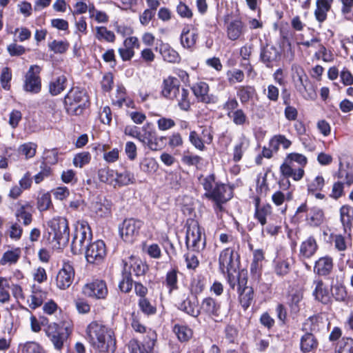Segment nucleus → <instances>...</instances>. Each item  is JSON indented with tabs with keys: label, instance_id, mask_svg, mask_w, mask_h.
I'll list each match as a JSON object with an SVG mask.
<instances>
[{
	"label": "nucleus",
	"instance_id": "1",
	"mask_svg": "<svg viewBox=\"0 0 353 353\" xmlns=\"http://www.w3.org/2000/svg\"><path fill=\"white\" fill-rule=\"evenodd\" d=\"M87 339L92 347L99 353H113L116 342L113 332L96 321L90 323L86 330Z\"/></svg>",
	"mask_w": 353,
	"mask_h": 353
},
{
	"label": "nucleus",
	"instance_id": "2",
	"mask_svg": "<svg viewBox=\"0 0 353 353\" xmlns=\"http://www.w3.org/2000/svg\"><path fill=\"white\" fill-rule=\"evenodd\" d=\"M200 181L205 190V196L214 202L216 210L221 211V204L232 197V189L225 184L216 183L213 174L201 178Z\"/></svg>",
	"mask_w": 353,
	"mask_h": 353
},
{
	"label": "nucleus",
	"instance_id": "3",
	"mask_svg": "<svg viewBox=\"0 0 353 353\" xmlns=\"http://www.w3.org/2000/svg\"><path fill=\"white\" fill-rule=\"evenodd\" d=\"M185 243L188 250L198 252L203 250L205 246L203 230L194 219L188 221Z\"/></svg>",
	"mask_w": 353,
	"mask_h": 353
},
{
	"label": "nucleus",
	"instance_id": "4",
	"mask_svg": "<svg viewBox=\"0 0 353 353\" xmlns=\"http://www.w3.org/2000/svg\"><path fill=\"white\" fill-rule=\"evenodd\" d=\"M72 330V323L64 321L61 326L56 323H50L45 329V332L54 348L60 350L63 347L64 341L71 334Z\"/></svg>",
	"mask_w": 353,
	"mask_h": 353
},
{
	"label": "nucleus",
	"instance_id": "5",
	"mask_svg": "<svg viewBox=\"0 0 353 353\" xmlns=\"http://www.w3.org/2000/svg\"><path fill=\"white\" fill-rule=\"evenodd\" d=\"M49 239L57 241L59 245L64 244L69 239V227L65 218L57 216L48 222Z\"/></svg>",
	"mask_w": 353,
	"mask_h": 353
},
{
	"label": "nucleus",
	"instance_id": "6",
	"mask_svg": "<svg viewBox=\"0 0 353 353\" xmlns=\"http://www.w3.org/2000/svg\"><path fill=\"white\" fill-rule=\"evenodd\" d=\"M87 102L88 97L85 92L77 88L71 89L64 99L66 111L74 115L82 114Z\"/></svg>",
	"mask_w": 353,
	"mask_h": 353
},
{
	"label": "nucleus",
	"instance_id": "7",
	"mask_svg": "<svg viewBox=\"0 0 353 353\" xmlns=\"http://www.w3.org/2000/svg\"><path fill=\"white\" fill-rule=\"evenodd\" d=\"M292 71V79L296 90L304 99H314L315 93L312 89L307 88L309 80L303 68L298 64H293Z\"/></svg>",
	"mask_w": 353,
	"mask_h": 353
},
{
	"label": "nucleus",
	"instance_id": "8",
	"mask_svg": "<svg viewBox=\"0 0 353 353\" xmlns=\"http://www.w3.org/2000/svg\"><path fill=\"white\" fill-rule=\"evenodd\" d=\"M92 239V232L88 223L85 221L77 222L75 232L72 241V250L74 253H80L87 247Z\"/></svg>",
	"mask_w": 353,
	"mask_h": 353
},
{
	"label": "nucleus",
	"instance_id": "9",
	"mask_svg": "<svg viewBox=\"0 0 353 353\" xmlns=\"http://www.w3.org/2000/svg\"><path fill=\"white\" fill-rule=\"evenodd\" d=\"M106 254V246L102 240L90 243L85 251L87 261L92 264H100L105 259Z\"/></svg>",
	"mask_w": 353,
	"mask_h": 353
},
{
	"label": "nucleus",
	"instance_id": "10",
	"mask_svg": "<svg viewBox=\"0 0 353 353\" xmlns=\"http://www.w3.org/2000/svg\"><path fill=\"white\" fill-rule=\"evenodd\" d=\"M74 276L75 272L73 265L70 262H64L57 274L56 286L61 290L69 288L74 281Z\"/></svg>",
	"mask_w": 353,
	"mask_h": 353
},
{
	"label": "nucleus",
	"instance_id": "11",
	"mask_svg": "<svg viewBox=\"0 0 353 353\" xmlns=\"http://www.w3.org/2000/svg\"><path fill=\"white\" fill-rule=\"evenodd\" d=\"M280 172L281 175L287 179L285 183H284L283 180L280 182V185L283 188H288L290 187L289 178L299 181L303 177L305 174L304 170L301 167H297L285 161L280 166Z\"/></svg>",
	"mask_w": 353,
	"mask_h": 353
},
{
	"label": "nucleus",
	"instance_id": "12",
	"mask_svg": "<svg viewBox=\"0 0 353 353\" xmlns=\"http://www.w3.org/2000/svg\"><path fill=\"white\" fill-rule=\"evenodd\" d=\"M41 68L37 65H31L25 76L23 89L26 92L38 93L41 88V79L39 76Z\"/></svg>",
	"mask_w": 353,
	"mask_h": 353
},
{
	"label": "nucleus",
	"instance_id": "13",
	"mask_svg": "<svg viewBox=\"0 0 353 353\" xmlns=\"http://www.w3.org/2000/svg\"><path fill=\"white\" fill-rule=\"evenodd\" d=\"M239 256L234 249L228 248L223 250L219 255V268L223 273L233 271L239 267Z\"/></svg>",
	"mask_w": 353,
	"mask_h": 353
},
{
	"label": "nucleus",
	"instance_id": "14",
	"mask_svg": "<svg viewBox=\"0 0 353 353\" xmlns=\"http://www.w3.org/2000/svg\"><path fill=\"white\" fill-rule=\"evenodd\" d=\"M142 226V222L134 219H125L119 227V232L122 239L131 243L135 236L139 234V231Z\"/></svg>",
	"mask_w": 353,
	"mask_h": 353
},
{
	"label": "nucleus",
	"instance_id": "15",
	"mask_svg": "<svg viewBox=\"0 0 353 353\" xmlns=\"http://www.w3.org/2000/svg\"><path fill=\"white\" fill-rule=\"evenodd\" d=\"M83 293L89 297L104 299L108 294V288L104 281L96 280L85 284L82 289Z\"/></svg>",
	"mask_w": 353,
	"mask_h": 353
},
{
	"label": "nucleus",
	"instance_id": "16",
	"mask_svg": "<svg viewBox=\"0 0 353 353\" xmlns=\"http://www.w3.org/2000/svg\"><path fill=\"white\" fill-rule=\"evenodd\" d=\"M149 125L146 124L142 127V132H140L138 140L151 150H159L161 147L159 143L156 132L150 129Z\"/></svg>",
	"mask_w": 353,
	"mask_h": 353
},
{
	"label": "nucleus",
	"instance_id": "17",
	"mask_svg": "<svg viewBox=\"0 0 353 353\" xmlns=\"http://www.w3.org/2000/svg\"><path fill=\"white\" fill-rule=\"evenodd\" d=\"M90 208L98 216L106 217L111 214L112 202L104 196H97L92 201Z\"/></svg>",
	"mask_w": 353,
	"mask_h": 353
},
{
	"label": "nucleus",
	"instance_id": "18",
	"mask_svg": "<svg viewBox=\"0 0 353 353\" xmlns=\"http://www.w3.org/2000/svg\"><path fill=\"white\" fill-rule=\"evenodd\" d=\"M198 39L196 30L190 25L184 26L182 29L180 41L183 48L192 50Z\"/></svg>",
	"mask_w": 353,
	"mask_h": 353
},
{
	"label": "nucleus",
	"instance_id": "19",
	"mask_svg": "<svg viewBox=\"0 0 353 353\" xmlns=\"http://www.w3.org/2000/svg\"><path fill=\"white\" fill-rule=\"evenodd\" d=\"M147 270V265L143 261L133 256L124 261V270L128 272L129 274H134L137 276L143 275Z\"/></svg>",
	"mask_w": 353,
	"mask_h": 353
},
{
	"label": "nucleus",
	"instance_id": "20",
	"mask_svg": "<svg viewBox=\"0 0 353 353\" xmlns=\"http://www.w3.org/2000/svg\"><path fill=\"white\" fill-rule=\"evenodd\" d=\"M327 324V319L321 316H314L305 321L302 330L306 333L314 334L323 329Z\"/></svg>",
	"mask_w": 353,
	"mask_h": 353
},
{
	"label": "nucleus",
	"instance_id": "21",
	"mask_svg": "<svg viewBox=\"0 0 353 353\" xmlns=\"http://www.w3.org/2000/svg\"><path fill=\"white\" fill-rule=\"evenodd\" d=\"M191 89L199 101L205 103L214 102L212 96L209 94V85L205 82H197L192 86Z\"/></svg>",
	"mask_w": 353,
	"mask_h": 353
},
{
	"label": "nucleus",
	"instance_id": "22",
	"mask_svg": "<svg viewBox=\"0 0 353 353\" xmlns=\"http://www.w3.org/2000/svg\"><path fill=\"white\" fill-rule=\"evenodd\" d=\"M47 297L48 292L46 291L43 290L40 286L33 285L31 294L28 300L29 307L33 310L40 307Z\"/></svg>",
	"mask_w": 353,
	"mask_h": 353
},
{
	"label": "nucleus",
	"instance_id": "23",
	"mask_svg": "<svg viewBox=\"0 0 353 353\" xmlns=\"http://www.w3.org/2000/svg\"><path fill=\"white\" fill-rule=\"evenodd\" d=\"M220 309V304L215 299L208 297L202 301L199 310L200 314H205L214 318L219 316Z\"/></svg>",
	"mask_w": 353,
	"mask_h": 353
},
{
	"label": "nucleus",
	"instance_id": "24",
	"mask_svg": "<svg viewBox=\"0 0 353 353\" xmlns=\"http://www.w3.org/2000/svg\"><path fill=\"white\" fill-rule=\"evenodd\" d=\"M319 245L313 236H309L303 241L299 249V256L303 259H310L316 252Z\"/></svg>",
	"mask_w": 353,
	"mask_h": 353
},
{
	"label": "nucleus",
	"instance_id": "25",
	"mask_svg": "<svg viewBox=\"0 0 353 353\" xmlns=\"http://www.w3.org/2000/svg\"><path fill=\"white\" fill-rule=\"evenodd\" d=\"M180 89L179 85L177 84V79L169 77L163 82L161 94L168 99L174 100L176 94Z\"/></svg>",
	"mask_w": 353,
	"mask_h": 353
},
{
	"label": "nucleus",
	"instance_id": "26",
	"mask_svg": "<svg viewBox=\"0 0 353 353\" xmlns=\"http://www.w3.org/2000/svg\"><path fill=\"white\" fill-rule=\"evenodd\" d=\"M333 269V260L330 256L320 257L314 264V272L321 276L330 274Z\"/></svg>",
	"mask_w": 353,
	"mask_h": 353
},
{
	"label": "nucleus",
	"instance_id": "27",
	"mask_svg": "<svg viewBox=\"0 0 353 353\" xmlns=\"http://www.w3.org/2000/svg\"><path fill=\"white\" fill-rule=\"evenodd\" d=\"M313 284V295L315 299L324 304L329 303L331 298L330 291L323 282L321 280H316Z\"/></svg>",
	"mask_w": 353,
	"mask_h": 353
},
{
	"label": "nucleus",
	"instance_id": "28",
	"mask_svg": "<svg viewBox=\"0 0 353 353\" xmlns=\"http://www.w3.org/2000/svg\"><path fill=\"white\" fill-rule=\"evenodd\" d=\"M255 213L254 217L259 222L264 225L266 223V218L270 216L272 212V207L270 204H260L259 198L256 197L254 200Z\"/></svg>",
	"mask_w": 353,
	"mask_h": 353
},
{
	"label": "nucleus",
	"instance_id": "29",
	"mask_svg": "<svg viewBox=\"0 0 353 353\" xmlns=\"http://www.w3.org/2000/svg\"><path fill=\"white\" fill-rule=\"evenodd\" d=\"M250 146V140L245 135L241 134L238 141L235 143L233 148V161H239L243 155V153Z\"/></svg>",
	"mask_w": 353,
	"mask_h": 353
},
{
	"label": "nucleus",
	"instance_id": "30",
	"mask_svg": "<svg viewBox=\"0 0 353 353\" xmlns=\"http://www.w3.org/2000/svg\"><path fill=\"white\" fill-rule=\"evenodd\" d=\"M228 274V281L230 287L234 289L236 285H238V290H240L242 287L246 285V274L243 272H238L236 269L233 271L225 272Z\"/></svg>",
	"mask_w": 353,
	"mask_h": 353
},
{
	"label": "nucleus",
	"instance_id": "31",
	"mask_svg": "<svg viewBox=\"0 0 353 353\" xmlns=\"http://www.w3.org/2000/svg\"><path fill=\"white\" fill-rule=\"evenodd\" d=\"M332 0H317L316 2V9L314 16L316 19L322 23L327 18V13L331 8Z\"/></svg>",
	"mask_w": 353,
	"mask_h": 353
},
{
	"label": "nucleus",
	"instance_id": "32",
	"mask_svg": "<svg viewBox=\"0 0 353 353\" xmlns=\"http://www.w3.org/2000/svg\"><path fill=\"white\" fill-rule=\"evenodd\" d=\"M319 343L313 334L306 333L301 338V350L303 352H310L318 347Z\"/></svg>",
	"mask_w": 353,
	"mask_h": 353
},
{
	"label": "nucleus",
	"instance_id": "33",
	"mask_svg": "<svg viewBox=\"0 0 353 353\" xmlns=\"http://www.w3.org/2000/svg\"><path fill=\"white\" fill-rule=\"evenodd\" d=\"M243 30V26L240 20H234L227 26V34L230 39L234 41L240 37Z\"/></svg>",
	"mask_w": 353,
	"mask_h": 353
},
{
	"label": "nucleus",
	"instance_id": "34",
	"mask_svg": "<svg viewBox=\"0 0 353 353\" xmlns=\"http://www.w3.org/2000/svg\"><path fill=\"white\" fill-rule=\"evenodd\" d=\"M67 84V78L64 75H61L52 79L49 83V92L53 95L59 94L65 89Z\"/></svg>",
	"mask_w": 353,
	"mask_h": 353
},
{
	"label": "nucleus",
	"instance_id": "35",
	"mask_svg": "<svg viewBox=\"0 0 353 353\" xmlns=\"http://www.w3.org/2000/svg\"><path fill=\"white\" fill-rule=\"evenodd\" d=\"M21 256V250L14 248L5 252L0 259V265H11L15 264Z\"/></svg>",
	"mask_w": 353,
	"mask_h": 353
},
{
	"label": "nucleus",
	"instance_id": "36",
	"mask_svg": "<svg viewBox=\"0 0 353 353\" xmlns=\"http://www.w3.org/2000/svg\"><path fill=\"white\" fill-rule=\"evenodd\" d=\"M160 53L163 59L169 63H178L180 61L178 52L167 43H162L160 46Z\"/></svg>",
	"mask_w": 353,
	"mask_h": 353
},
{
	"label": "nucleus",
	"instance_id": "37",
	"mask_svg": "<svg viewBox=\"0 0 353 353\" xmlns=\"http://www.w3.org/2000/svg\"><path fill=\"white\" fill-rule=\"evenodd\" d=\"M32 208L29 204L20 205L17 210L16 216L19 221L23 220L25 225H28L32 222Z\"/></svg>",
	"mask_w": 353,
	"mask_h": 353
},
{
	"label": "nucleus",
	"instance_id": "38",
	"mask_svg": "<svg viewBox=\"0 0 353 353\" xmlns=\"http://www.w3.org/2000/svg\"><path fill=\"white\" fill-rule=\"evenodd\" d=\"M94 37L100 41L114 42L115 35L113 32L107 29L104 26H97L94 28Z\"/></svg>",
	"mask_w": 353,
	"mask_h": 353
},
{
	"label": "nucleus",
	"instance_id": "39",
	"mask_svg": "<svg viewBox=\"0 0 353 353\" xmlns=\"http://www.w3.org/2000/svg\"><path fill=\"white\" fill-rule=\"evenodd\" d=\"M134 180V174L129 170H125L123 172H116L115 187H121L132 184Z\"/></svg>",
	"mask_w": 353,
	"mask_h": 353
},
{
	"label": "nucleus",
	"instance_id": "40",
	"mask_svg": "<svg viewBox=\"0 0 353 353\" xmlns=\"http://www.w3.org/2000/svg\"><path fill=\"white\" fill-rule=\"evenodd\" d=\"M239 290V301L242 307L245 310L251 305L253 299V290L250 287L244 285Z\"/></svg>",
	"mask_w": 353,
	"mask_h": 353
},
{
	"label": "nucleus",
	"instance_id": "41",
	"mask_svg": "<svg viewBox=\"0 0 353 353\" xmlns=\"http://www.w3.org/2000/svg\"><path fill=\"white\" fill-rule=\"evenodd\" d=\"M174 100L177 101L178 105L182 110L188 111L190 109V101L188 90L181 88L176 94Z\"/></svg>",
	"mask_w": 353,
	"mask_h": 353
},
{
	"label": "nucleus",
	"instance_id": "42",
	"mask_svg": "<svg viewBox=\"0 0 353 353\" xmlns=\"http://www.w3.org/2000/svg\"><path fill=\"white\" fill-rule=\"evenodd\" d=\"M280 54L276 47L267 45L262 50L261 57L263 61L270 63L277 60Z\"/></svg>",
	"mask_w": 353,
	"mask_h": 353
},
{
	"label": "nucleus",
	"instance_id": "43",
	"mask_svg": "<svg viewBox=\"0 0 353 353\" xmlns=\"http://www.w3.org/2000/svg\"><path fill=\"white\" fill-rule=\"evenodd\" d=\"M340 219L343 227L350 228L353 220V208L345 205L340 209Z\"/></svg>",
	"mask_w": 353,
	"mask_h": 353
},
{
	"label": "nucleus",
	"instance_id": "44",
	"mask_svg": "<svg viewBox=\"0 0 353 353\" xmlns=\"http://www.w3.org/2000/svg\"><path fill=\"white\" fill-rule=\"evenodd\" d=\"M179 309L194 317H197L200 314V310L197 308L196 301L189 299L184 300L180 304Z\"/></svg>",
	"mask_w": 353,
	"mask_h": 353
},
{
	"label": "nucleus",
	"instance_id": "45",
	"mask_svg": "<svg viewBox=\"0 0 353 353\" xmlns=\"http://www.w3.org/2000/svg\"><path fill=\"white\" fill-rule=\"evenodd\" d=\"M100 181L108 183L115 187L116 172L113 170L103 168L98 172Z\"/></svg>",
	"mask_w": 353,
	"mask_h": 353
},
{
	"label": "nucleus",
	"instance_id": "46",
	"mask_svg": "<svg viewBox=\"0 0 353 353\" xmlns=\"http://www.w3.org/2000/svg\"><path fill=\"white\" fill-rule=\"evenodd\" d=\"M292 144V142L284 135H275L272 138L270 142V147L277 151L281 145L284 149H288Z\"/></svg>",
	"mask_w": 353,
	"mask_h": 353
},
{
	"label": "nucleus",
	"instance_id": "47",
	"mask_svg": "<svg viewBox=\"0 0 353 353\" xmlns=\"http://www.w3.org/2000/svg\"><path fill=\"white\" fill-rule=\"evenodd\" d=\"M324 219V214L322 210L318 208H313L309 215L307 216V223L312 226L320 225Z\"/></svg>",
	"mask_w": 353,
	"mask_h": 353
},
{
	"label": "nucleus",
	"instance_id": "48",
	"mask_svg": "<svg viewBox=\"0 0 353 353\" xmlns=\"http://www.w3.org/2000/svg\"><path fill=\"white\" fill-rule=\"evenodd\" d=\"M173 331L181 341H188L192 335V330L183 325H175Z\"/></svg>",
	"mask_w": 353,
	"mask_h": 353
},
{
	"label": "nucleus",
	"instance_id": "49",
	"mask_svg": "<svg viewBox=\"0 0 353 353\" xmlns=\"http://www.w3.org/2000/svg\"><path fill=\"white\" fill-rule=\"evenodd\" d=\"M19 351L21 353H46L40 345L34 341L20 344Z\"/></svg>",
	"mask_w": 353,
	"mask_h": 353
},
{
	"label": "nucleus",
	"instance_id": "50",
	"mask_svg": "<svg viewBox=\"0 0 353 353\" xmlns=\"http://www.w3.org/2000/svg\"><path fill=\"white\" fill-rule=\"evenodd\" d=\"M227 115L237 125H243L247 121V116L241 109L228 112Z\"/></svg>",
	"mask_w": 353,
	"mask_h": 353
},
{
	"label": "nucleus",
	"instance_id": "51",
	"mask_svg": "<svg viewBox=\"0 0 353 353\" xmlns=\"http://www.w3.org/2000/svg\"><path fill=\"white\" fill-rule=\"evenodd\" d=\"M290 270V263L288 259H279L275 261L274 271L279 276H284Z\"/></svg>",
	"mask_w": 353,
	"mask_h": 353
},
{
	"label": "nucleus",
	"instance_id": "52",
	"mask_svg": "<svg viewBox=\"0 0 353 353\" xmlns=\"http://www.w3.org/2000/svg\"><path fill=\"white\" fill-rule=\"evenodd\" d=\"M285 161L292 165H295V163H297L299 165L297 167H301L303 169L307 163V159L303 154L294 152L289 154L285 158Z\"/></svg>",
	"mask_w": 353,
	"mask_h": 353
},
{
	"label": "nucleus",
	"instance_id": "53",
	"mask_svg": "<svg viewBox=\"0 0 353 353\" xmlns=\"http://www.w3.org/2000/svg\"><path fill=\"white\" fill-rule=\"evenodd\" d=\"M36 150L37 145L31 142L24 143L19 148V154L25 156L26 159L32 158L36 154Z\"/></svg>",
	"mask_w": 353,
	"mask_h": 353
},
{
	"label": "nucleus",
	"instance_id": "54",
	"mask_svg": "<svg viewBox=\"0 0 353 353\" xmlns=\"http://www.w3.org/2000/svg\"><path fill=\"white\" fill-rule=\"evenodd\" d=\"M255 89L251 86H242L240 87L237 95L239 97L241 103H244L248 102L254 95Z\"/></svg>",
	"mask_w": 353,
	"mask_h": 353
},
{
	"label": "nucleus",
	"instance_id": "55",
	"mask_svg": "<svg viewBox=\"0 0 353 353\" xmlns=\"http://www.w3.org/2000/svg\"><path fill=\"white\" fill-rule=\"evenodd\" d=\"M325 185V181L322 176H316L313 180L309 182L307 190L309 193H314L323 190Z\"/></svg>",
	"mask_w": 353,
	"mask_h": 353
},
{
	"label": "nucleus",
	"instance_id": "56",
	"mask_svg": "<svg viewBox=\"0 0 353 353\" xmlns=\"http://www.w3.org/2000/svg\"><path fill=\"white\" fill-rule=\"evenodd\" d=\"M177 274H178L177 270L172 269V270H170L169 272H168V273L166 274L165 283H166V285L168 286V288L170 290V292H172L174 290H176L178 288V286H177V281H178Z\"/></svg>",
	"mask_w": 353,
	"mask_h": 353
},
{
	"label": "nucleus",
	"instance_id": "57",
	"mask_svg": "<svg viewBox=\"0 0 353 353\" xmlns=\"http://www.w3.org/2000/svg\"><path fill=\"white\" fill-rule=\"evenodd\" d=\"M90 159L91 157L89 152H80L74 156L73 159V164L75 167L82 168L90 162Z\"/></svg>",
	"mask_w": 353,
	"mask_h": 353
},
{
	"label": "nucleus",
	"instance_id": "58",
	"mask_svg": "<svg viewBox=\"0 0 353 353\" xmlns=\"http://www.w3.org/2000/svg\"><path fill=\"white\" fill-rule=\"evenodd\" d=\"M49 48L55 53H64L69 48V43L66 41L54 40L48 44Z\"/></svg>",
	"mask_w": 353,
	"mask_h": 353
},
{
	"label": "nucleus",
	"instance_id": "59",
	"mask_svg": "<svg viewBox=\"0 0 353 353\" xmlns=\"http://www.w3.org/2000/svg\"><path fill=\"white\" fill-rule=\"evenodd\" d=\"M89 14L90 18H94L98 23H107L108 16L105 12L95 10L94 6L89 8Z\"/></svg>",
	"mask_w": 353,
	"mask_h": 353
},
{
	"label": "nucleus",
	"instance_id": "60",
	"mask_svg": "<svg viewBox=\"0 0 353 353\" xmlns=\"http://www.w3.org/2000/svg\"><path fill=\"white\" fill-rule=\"evenodd\" d=\"M52 174V170L50 167L46 164L41 165V170L39 173L34 176L35 183L39 184L44 179L50 177Z\"/></svg>",
	"mask_w": 353,
	"mask_h": 353
},
{
	"label": "nucleus",
	"instance_id": "61",
	"mask_svg": "<svg viewBox=\"0 0 353 353\" xmlns=\"http://www.w3.org/2000/svg\"><path fill=\"white\" fill-rule=\"evenodd\" d=\"M315 55L318 57V59H319V56L321 55L323 61L325 62H332L334 59V55L332 51L327 50L321 43L319 44V51L315 54Z\"/></svg>",
	"mask_w": 353,
	"mask_h": 353
},
{
	"label": "nucleus",
	"instance_id": "62",
	"mask_svg": "<svg viewBox=\"0 0 353 353\" xmlns=\"http://www.w3.org/2000/svg\"><path fill=\"white\" fill-rule=\"evenodd\" d=\"M140 168L145 172H151L156 170L157 162L153 158H145L140 163Z\"/></svg>",
	"mask_w": 353,
	"mask_h": 353
},
{
	"label": "nucleus",
	"instance_id": "63",
	"mask_svg": "<svg viewBox=\"0 0 353 353\" xmlns=\"http://www.w3.org/2000/svg\"><path fill=\"white\" fill-rule=\"evenodd\" d=\"M11 79H12V73H11L10 70L8 68H4L2 70L1 74V79H0L1 87L4 90H10V81H11Z\"/></svg>",
	"mask_w": 353,
	"mask_h": 353
},
{
	"label": "nucleus",
	"instance_id": "64",
	"mask_svg": "<svg viewBox=\"0 0 353 353\" xmlns=\"http://www.w3.org/2000/svg\"><path fill=\"white\" fill-rule=\"evenodd\" d=\"M139 306L141 311L148 315L153 314L156 312V308L145 298H140Z\"/></svg>",
	"mask_w": 353,
	"mask_h": 353
}]
</instances>
